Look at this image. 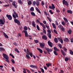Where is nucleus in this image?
I'll use <instances>...</instances> for the list:
<instances>
[{
	"label": "nucleus",
	"mask_w": 73,
	"mask_h": 73,
	"mask_svg": "<svg viewBox=\"0 0 73 73\" xmlns=\"http://www.w3.org/2000/svg\"><path fill=\"white\" fill-rule=\"evenodd\" d=\"M62 3L63 5H66L67 6V7H69V3H68V2L67 1H65V0H63Z\"/></svg>",
	"instance_id": "f257e3e1"
},
{
	"label": "nucleus",
	"mask_w": 73,
	"mask_h": 73,
	"mask_svg": "<svg viewBox=\"0 0 73 73\" xmlns=\"http://www.w3.org/2000/svg\"><path fill=\"white\" fill-rule=\"evenodd\" d=\"M47 31L48 32L47 34L48 37H49V38H51V37L52 36V35L50 34V33H51V31H50L49 30H48Z\"/></svg>",
	"instance_id": "f03ea898"
},
{
	"label": "nucleus",
	"mask_w": 73,
	"mask_h": 73,
	"mask_svg": "<svg viewBox=\"0 0 73 73\" xmlns=\"http://www.w3.org/2000/svg\"><path fill=\"white\" fill-rule=\"evenodd\" d=\"M23 32L25 33V37H28L31 36L30 35H28V32L27 31L23 30Z\"/></svg>",
	"instance_id": "7ed1b4c3"
},
{
	"label": "nucleus",
	"mask_w": 73,
	"mask_h": 73,
	"mask_svg": "<svg viewBox=\"0 0 73 73\" xmlns=\"http://www.w3.org/2000/svg\"><path fill=\"white\" fill-rule=\"evenodd\" d=\"M14 22H15V23L17 24L18 25H20L21 24L20 23V21L19 20H18V19H14Z\"/></svg>",
	"instance_id": "20e7f679"
},
{
	"label": "nucleus",
	"mask_w": 73,
	"mask_h": 73,
	"mask_svg": "<svg viewBox=\"0 0 73 73\" xmlns=\"http://www.w3.org/2000/svg\"><path fill=\"white\" fill-rule=\"evenodd\" d=\"M3 55L5 59H6V60H9V57L6 54L3 53Z\"/></svg>",
	"instance_id": "39448f33"
},
{
	"label": "nucleus",
	"mask_w": 73,
	"mask_h": 73,
	"mask_svg": "<svg viewBox=\"0 0 73 73\" xmlns=\"http://www.w3.org/2000/svg\"><path fill=\"white\" fill-rule=\"evenodd\" d=\"M45 49L47 51L48 54H50V52H52V51H53V50L52 49H50L49 48H46Z\"/></svg>",
	"instance_id": "423d86ee"
},
{
	"label": "nucleus",
	"mask_w": 73,
	"mask_h": 73,
	"mask_svg": "<svg viewBox=\"0 0 73 73\" xmlns=\"http://www.w3.org/2000/svg\"><path fill=\"white\" fill-rule=\"evenodd\" d=\"M6 17H7L8 19L9 20H11L12 19V16L10 15H8V14H7L6 15Z\"/></svg>",
	"instance_id": "0eeeda50"
},
{
	"label": "nucleus",
	"mask_w": 73,
	"mask_h": 73,
	"mask_svg": "<svg viewBox=\"0 0 73 73\" xmlns=\"http://www.w3.org/2000/svg\"><path fill=\"white\" fill-rule=\"evenodd\" d=\"M0 22L2 25H4V23L5 22L4 18V19L3 20L1 19L0 20Z\"/></svg>",
	"instance_id": "6e6552de"
},
{
	"label": "nucleus",
	"mask_w": 73,
	"mask_h": 73,
	"mask_svg": "<svg viewBox=\"0 0 73 73\" xmlns=\"http://www.w3.org/2000/svg\"><path fill=\"white\" fill-rule=\"evenodd\" d=\"M42 39L44 40H47L48 39V38L47 37V36L46 35H44L42 36Z\"/></svg>",
	"instance_id": "1a4fd4ad"
},
{
	"label": "nucleus",
	"mask_w": 73,
	"mask_h": 73,
	"mask_svg": "<svg viewBox=\"0 0 73 73\" xmlns=\"http://www.w3.org/2000/svg\"><path fill=\"white\" fill-rule=\"evenodd\" d=\"M48 45H49L50 47H52V46H52V43L50 41V40H49L48 42Z\"/></svg>",
	"instance_id": "9d476101"
},
{
	"label": "nucleus",
	"mask_w": 73,
	"mask_h": 73,
	"mask_svg": "<svg viewBox=\"0 0 73 73\" xmlns=\"http://www.w3.org/2000/svg\"><path fill=\"white\" fill-rule=\"evenodd\" d=\"M57 38L58 39L59 41H60L61 44H63V40H62V39L60 38L59 37H57Z\"/></svg>",
	"instance_id": "9b49d317"
},
{
	"label": "nucleus",
	"mask_w": 73,
	"mask_h": 73,
	"mask_svg": "<svg viewBox=\"0 0 73 73\" xmlns=\"http://www.w3.org/2000/svg\"><path fill=\"white\" fill-rule=\"evenodd\" d=\"M46 66H47V68H49V66H52V64L49 62L48 63H46Z\"/></svg>",
	"instance_id": "f8f14e48"
},
{
	"label": "nucleus",
	"mask_w": 73,
	"mask_h": 73,
	"mask_svg": "<svg viewBox=\"0 0 73 73\" xmlns=\"http://www.w3.org/2000/svg\"><path fill=\"white\" fill-rule=\"evenodd\" d=\"M39 24H40V25L42 26L44 29H46V27H45V25H44V24L40 22H39Z\"/></svg>",
	"instance_id": "ddd939ff"
},
{
	"label": "nucleus",
	"mask_w": 73,
	"mask_h": 73,
	"mask_svg": "<svg viewBox=\"0 0 73 73\" xmlns=\"http://www.w3.org/2000/svg\"><path fill=\"white\" fill-rule=\"evenodd\" d=\"M63 40L64 41L67 42H68L69 41V40L68 38H66Z\"/></svg>",
	"instance_id": "4468645a"
},
{
	"label": "nucleus",
	"mask_w": 73,
	"mask_h": 73,
	"mask_svg": "<svg viewBox=\"0 0 73 73\" xmlns=\"http://www.w3.org/2000/svg\"><path fill=\"white\" fill-rule=\"evenodd\" d=\"M60 51L62 53V54L63 56H65L66 55V54L64 52V50H61Z\"/></svg>",
	"instance_id": "2eb2a0df"
},
{
	"label": "nucleus",
	"mask_w": 73,
	"mask_h": 73,
	"mask_svg": "<svg viewBox=\"0 0 73 73\" xmlns=\"http://www.w3.org/2000/svg\"><path fill=\"white\" fill-rule=\"evenodd\" d=\"M67 12L68 13H70V14H72V13H73V11L70 10H67Z\"/></svg>",
	"instance_id": "dca6fc26"
},
{
	"label": "nucleus",
	"mask_w": 73,
	"mask_h": 73,
	"mask_svg": "<svg viewBox=\"0 0 73 73\" xmlns=\"http://www.w3.org/2000/svg\"><path fill=\"white\" fill-rule=\"evenodd\" d=\"M40 46L42 48H44V46H45V44H44V43L43 44L41 43L40 44Z\"/></svg>",
	"instance_id": "f3484780"
},
{
	"label": "nucleus",
	"mask_w": 73,
	"mask_h": 73,
	"mask_svg": "<svg viewBox=\"0 0 73 73\" xmlns=\"http://www.w3.org/2000/svg\"><path fill=\"white\" fill-rule=\"evenodd\" d=\"M30 67L33 68H36V69H37V67L36 66H34L32 65H30Z\"/></svg>",
	"instance_id": "a211bd4d"
},
{
	"label": "nucleus",
	"mask_w": 73,
	"mask_h": 73,
	"mask_svg": "<svg viewBox=\"0 0 73 73\" xmlns=\"http://www.w3.org/2000/svg\"><path fill=\"white\" fill-rule=\"evenodd\" d=\"M54 41L55 43H57L58 42V39H57V38H55L54 39Z\"/></svg>",
	"instance_id": "6ab92c4d"
},
{
	"label": "nucleus",
	"mask_w": 73,
	"mask_h": 73,
	"mask_svg": "<svg viewBox=\"0 0 73 73\" xmlns=\"http://www.w3.org/2000/svg\"><path fill=\"white\" fill-rule=\"evenodd\" d=\"M3 35L6 38H8V36L7 34H5V33L4 32H3Z\"/></svg>",
	"instance_id": "aec40b11"
},
{
	"label": "nucleus",
	"mask_w": 73,
	"mask_h": 73,
	"mask_svg": "<svg viewBox=\"0 0 73 73\" xmlns=\"http://www.w3.org/2000/svg\"><path fill=\"white\" fill-rule=\"evenodd\" d=\"M37 50H38L39 51L40 53H42V52H43L42 50H41V49L39 48H37Z\"/></svg>",
	"instance_id": "412c9836"
},
{
	"label": "nucleus",
	"mask_w": 73,
	"mask_h": 73,
	"mask_svg": "<svg viewBox=\"0 0 73 73\" xmlns=\"http://www.w3.org/2000/svg\"><path fill=\"white\" fill-rule=\"evenodd\" d=\"M26 57L27 58V59H31V57H30V56H29V55H28L27 54H26Z\"/></svg>",
	"instance_id": "4be33fe9"
},
{
	"label": "nucleus",
	"mask_w": 73,
	"mask_h": 73,
	"mask_svg": "<svg viewBox=\"0 0 73 73\" xmlns=\"http://www.w3.org/2000/svg\"><path fill=\"white\" fill-rule=\"evenodd\" d=\"M67 32L68 34H69V35H71L72 34V30L71 29H70L69 30L67 31Z\"/></svg>",
	"instance_id": "5701e85b"
},
{
	"label": "nucleus",
	"mask_w": 73,
	"mask_h": 73,
	"mask_svg": "<svg viewBox=\"0 0 73 73\" xmlns=\"http://www.w3.org/2000/svg\"><path fill=\"white\" fill-rule=\"evenodd\" d=\"M31 15L32 16H33L35 17L36 16V14H35V13L34 12H31Z\"/></svg>",
	"instance_id": "b1692460"
},
{
	"label": "nucleus",
	"mask_w": 73,
	"mask_h": 73,
	"mask_svg": "<svg viewBox=\"0 0 73 73\" xmlns=\"http://www.w3.org/2000/svg\"><path fill=\"white\" fill-rule=\"evenodd\" d=\"M54 51H60V50L58 49H57L56 47H54Z\"/></svg>",
	"instance_id": "393cba45"
},
{
	"label": "nucleus",
	"mask_w": 73,
	"mask_h": 73,
	"mask_svg": "<svg viewBox=\"0 0 73 73\" xmlns=\"http://www.w3.org/2000/svg\"><path fill=\"white\" fill-rule=\"evenodd\" d=\"M23 29L25 31H26L28 30V27L26 26H25L23 28Z\"/></svg>",
	"instance_id": "a878e982"
},
{
	"label": "nucleus",
	"mask_w": 73,
	"mask_h": 73,
	"mask_svg": "<svg viewBox=\"0 0 73 73\" xmlns=\"http://www.w3.org/2000/svg\"><path fill=\"white\" fill-rule=\"evenodd\" d=\"M63 20H64V21H65V23H66V22H68V19H67L65 18V17L63 18Z\"/></svg>",
	"instance_id": "bb28decb"
},
{
	"label": "nucleus",
	"mask_w": 73,
	"mask_h": 73,
	"mask_svg": "<svg viewBox=\"0 0 73 73\" xmlns=\"http://www.w3.org/2000/svg\"><path fill=\"white\" fill-rule=\"evenodd\" d=\"M52 25L53 28H54V29H56V26L55 24H54V23H52Z\"/></svg>",
	"instance_id": "cd10ccee"
},
{
	"label": "nucleus",
	"mask_w": 73,
	"mask_h": 73,
	"mask_svg": "<svg viewBox=\"0 0 73 73\" xmlns=\"http://www.w3.org/2000/svg\"><path fill=\"white\" fill-rule=\"evenodd\" d=\"M28 4L29 5H30L32 4V1H29L27 2Z\"/></svg>",
	"instance_id": "c85d7f7f"
},
{
	"label": "nucleus",
	"mask_w": 73,
	"mask_h": 73,
	"mask_svg": "<svg viewBox=\"0 0 73 73\" xmlns=\"http://www.w3.org/2000/svg\"><path fill=\"white\" fill-rule=\"evenodd\" d=\"M30 11H31V12H33V11H34V8L33 7H32L30 9Z\"/></svg>",
	"instance_id": "c756f323"
},
{
	"label": "nucleus",
	"mask_w": 73,
	"mask_h": 73,
	"mask_svg": "<svg viewBox=\"0 0 73 73\" xmlns=\"http://www.w3.org/2000/svg\"><path fill=\"white\" fill-rule=\"evenodd\" d=\"M54 53L56 56H57L58 55V52H56V51H54Z\"/></svg>",
	"instance_id": "7c9ffc66"
},
{
	"label": "nucleus",
	"mask_w": 73,
	"mask_h": 73,
	"mask_svg": "<svg viewBox=\"0 0 73 73\" xmlns=\"http://www.w3.org/2000/svg\"><path fill=\"white\" fill-rule=\"evenodd\" d=\"M70 53L71 55H73V52L72 50H70Z\"/></svg>",
	"instance_id": "2f4dec72"
},
{
	"label": "nucleus",
	"mask_w": 73,
	"mask_h": 73,
	"mask_svg": "<svg viewBox=\"0 0 73 73\" xmlns=\"http://www.w3.org/2000/svg\"><path fill=\"white\" fill-rule=\"evenodd\" d=\"M18 1L21 4H23V2L21 1V0H18Z\"/></svg>",
	"instance_id": "473e14b6"
},
{
	"label": "nucleus",
	"mask_w": 73,
	"mask_h": 73,
	"mask_svg": "<svg viewBox=\"0 0 73 73\" xmlns=\"http://www.w3.org/2000/svg\"><path fill=\"white\" fill-rule=\"evenodd\" d=\"M36 4L37 6H38L39 5V4H40V2L37 1L36 3Z\"/></svg>",
	"instance_id": "72a5a7b5"
},
{
	"label": "nucleus",
	"mask_w": 73,
	"mask_h": 73,
	"mask_svg": "<svg viewBox=\"0 0 73 73\" xmlns=\"http://www.w3.org/2000/svg\"><path fill=\"white\" fill-rule=\"evenodd\" d=\"M58 28H59V29H61V28L62 27H63V26L62 25H61L58 26Z\"/></svg>",
	"instance_id": "f704fd0d"
},
{
	"label": "nucleus",
	"mask_w": 73,
	"mask_h": 73,
	"mask_svg": "<svg viewBox=\"0 0 73 73\" xmlns=\"http://www.w3.org/2000/svg\"><path fill=\"white\" fill-rule=\"evenodd\" d=\"M15 52H17V53H20L19 52V51L18 49H17V48H15Z\"/></svg>",
	"instance_id": "c9c22d12"
},
{
	"label": "nucleus",
	"mask_w": 73,
	"mask_h": 73,
	"mask_svg": "<svg viewBox=\"0 0 73 73\" xmlns=\"http://www.w3.org/2000/svg\"><path fill=\"white\" fill-rule=\"evenodd\" d=\"M63 50H64L65 52H67V49H66V48H65V47H63Z\"/></svg>",
	"instance_id": "e433bc0d"
},
{
	"label": "nucleus",
	"mask_w": 73,
	"mask_h": 73,
	"mask_svg": "<svg viewBox=\"0 0 73 73\" xmlns=\"http://www.w3.org/2000/svg\"><path fill=\"white\" fill-rule=\"evenodd\" d=\"M52 9H53V10H54V9H55V6L53 4H52Z\"/></svg>",
	"instance_id": "4c0bfd02"
},
{
	"label": "nucleus",
	"mask_w": 73,
	"mask_h": 73,
	"mask_svg": "<svg viewBox=\"0 0 73 73\" xmlns=\"http://www.w3.org/2000/svg\"><path fill=\"white\" fill-rule=\"evenodd\" d=\"M47 18L50 22H52V19L49 18L48 17H47Z\"/></svg>",
	"instance_id": "58836bf2"
},
{
	"label": "nucleus",
	"mask_w": 73,
	"mask_h": 73,
	"mask_svg": "<svg viewBox=\"0 0 73 73\" xmlns=\"http://www.w3.org/2000/svg\"><path fill=\"white\" fill-rule=\"evenodd\" d=\"M13 45H14L15 46H18V45H17V44L16 43V42H14L13 43Z\"/></svg>",
	"instance_id": "ea45409f"
},
{
	"label": "nucleus",
	"mask_w": 73,
	"mask_h": 73,
	"mask_svg": "<svg viewBox=\"0 0 73 73\" xmlns=\"http://www.w3.org/2000/svg\"><path fill=\"white\" fill-rule=\"evenodd\" d=\"M0 50L1 52V50H3V51H4V50H5V49L1 47L0 48Z\"/></svg>",
	"instance_id": "a19ab883"
},
{
	"label": "nucleus",
	"mask_w": 73,
	"mask_h": 73,
	"mask_svg": "<svg viewBox=\"0 0 73 73\" xmlns=\"http://www.w3.org/2000/svg\"><path fill=\"white\" fill-rule=\"evenodd\" d=\"M43 31L45 35H46V31H45V29H43Z\"/></svg>",
	"instance_id": "79ce46f5"
},
{
	"label": "nucleus",
	"mask_w": 73,
	"mask_h": 73,
	"mask_svg": "<svg viewBox=\"0 0 73 73\" xmlns=\"http://www.w3.org/2000/svg\"><path fill=\"white\" fill-rule=\"evenodd\" d=\"M29 55H30L31 57H33V54H32V53L31 52H29Z\"/></svg>",
	"instance_id": "37998d69"
},
{
	"label": "nucleus",
	"mask_w": 73,
	"mask_h": 73,
	"mask_svg": "<svg viewBox=\"0 0 73 73\" xmlns=\"http://www.w3.org/2000/svg\"><path fill=\"white\" fill-rule=\"evenodd\" d=\"M62 25H63V26H65V25H66V24H65V23L64 22V21H62Z\"/></svg>",
	"instance_id": "c03bdc74"
},
{
	"label": "nucleus",
	"mask_w": 73,
	"mask_h": 73,
	"mask_svg": "<svg viewBox=\"0 0 73 73\" xmlns=\"http://www.w3.org/2000/svg\"><path fill=\"white\" fill-rule=\"evenodd\" d=\"M69 60V58L68 57H66L65 59V61H68Z\"/></svg>",
	"instance_id": "a18cd8bd"
},
{
	"label": "nucleus",
	"mask_w": 73,
	"mask_h": 73,
	"mask_svg": "<svg viewBox=\"0 0 73 73\" xmlns=\"http://www.w3.org/2000/svg\"><path fill=\"white\" fill-rule=\"evenodd\" d=\"M61 29L63 32H64V30H65V29L64 28V27H62L61 28Z\"/></svg>",
	"instance_id": "49530a36"
},
{
	"label": "nucleus",
	"mask_w": 73,
	"mask_h": 73,
	"mask_svg": "<svg viewBox=\"0 0 73 73\" xmlns=\"http://www.w3.org/2000/svg\"><path fill=\"white\" fill-rule=\"evenodd\" d=\"M11 62L13 63V64H15V60L13 59H11Z\"/></svg>",
	"instance_id": "de8ad7c7"
},
{
	"label": "nucleus",
	"mask_w": 73,
	"mask_h": 73,
	"mask_svg": "<svg viewBox=\"0 0 73 73\" xmlns=\"http://www.w3.org/2000/svg\"><path fill=\"white\" fill-rule=\"evenodd\" d=\"M54 33H56L57 35L58 34V33H57V31L55 29L54 30Z\"/></svg>",
	"instance_id": "09e8293b"
},
{
	"label": "nucleus",
	"mask_w": 73,
	"mask_h": 73,
	"mask_svg": "<svg viewBox=\"0 0 73 73\" xmlns=\"http://www.w3.org/2000/svg\"><path fill=\"white\" fill-rule=\"evenodd\" d=\"M40 69H41V71L42 72V73H44V69H43V68H40Z\"/></svg>",
	"instance_id": "8fccbe9b"
},
{
	"label": "nucleus",
	"mask_w": 73,
	"mask_h": 73,
	"mask_svg": "<svg viewBox=\"0 0 73 73\" xmlns=\"http://www.w3.org/2000/svg\"><path fill=\"white\" fill-rule=\"evenodd\" d=\"M9 55L11 56V57H12V58H15V57L14 56H13V55H12V54H9Z\"/></svg>",
	"instance_id": "3c124183"
},
{
	"label": "nucleus",
	"mask_w": 73,
	"mask_h": 73,
	"mask_svg": "<svg viewBox=\"0 0 73 73\" xmlns=\"http://www.w3.org/2000/svg\"><path fill=\"white\" fill-rule=\"evenodd\" d=\"M13 18H14V19H16V17L15 15L13 14Z\"/></svg>",
	"instance_id": "603ef678"
},
{
	"label": "nucleus",
	"mask_w": 73,
	"mask_h": 73,
	"mask_svg": "<svg viewBox=\"0 0 73 73\" xmlns=\"http://www.w3.org/2000/svg\"><path fill=\"white\" fill-rule=\"evenodd\" d=\"M33 5H36V2L35 1H33Z\"/></svg>",
	"instance_id": "864d4df0"
},
{
	"label": "nucleus",
	"mask_w": 73,
	"mask_h": 73,
	"mask_svg": "<svg viewBox=\"0 0 73 73\" xmlns=\"http://www.w3.org/2000/svg\"><path fill=\"white\" fill-rule=\"evenodd\" d=\"M36 28L38 30V31H40V28H39V27L38 26V25H36Z\"/></svg>",
	"instance_id": "5fc2aeb1"
},
{
	"label": "nucleus",
	"mask_w": 73,
	"mask_h": 73,
	"mask_svg": "<svg viewBox=\"0 0 73 73\" xmlns=\"http://www.w3.org/2000/svg\"><path fill=\"white\" fill-rule=\"evenodd\" d=\"M23 73H27L26 72V70L25 68L23 69Z\"/></svg>",
	"instance_id": "6e6d98bb"
},
{
	"label": "nucleus",
	"mask_w": 73,
	"mask_h": 73,
	"mask_svg": "<svg viewBox=\"0 0 73 73\" xmlns=\"http://www.w3.org/2000/svg\"><path fill=\"white\" fill-rule=\"evenodd\" d=\"M21 34H20V33L18 34V35H17V36L18 37H21Z\"/></svg>",
	"instance_id": "4d7b16f0"
},
{
	"label": "nucleus",
	"mask_w": 73,
	"mask_h": 73,
	"mask_svg": "<svg viewBox=\"0 0 73 73\" xmlns=\"http://www.w3.org/2000/svg\"><path fill=\"white\" fill-rule=\"evenodd\" d=\"M14 14L15 15V17H19V16H18V15H17V13H14Z\"/></svg>",
	"instance_id": "13d9d810"
},
{
	"label": "nucleus",
	"mask_w": 73,
	"mask_h": 73,
	"mask_svg": "<svg viewBox=\"0 0 73 73\" xmlns=\"http://www.w3.org/2000/svg\"><path fill=\"white\" fill-rule=\"evenodd\" d=\"M9 4L6 5H4L5 7H9Z\"/></svg>",
	"instance_id": "bf43d9fd"
},
{
	"label": "nucleus",
	"mask_w": 73,
	"mask_h": 73,
	"mask_svg": "<svg viewBox=\"0 0 73 73\" xmlns=\"http://www.w3.org/2000/svg\"><path fill=\"white\" fill-rule=\"evenodd\" d=\"M60 48H62V45L61 44H58Z\"/></svg>",
	"instance_id": "052dcab7"
},
{
	"label": "nucleus",
	"mask_w": 73,
	"mask_h": 73,
	"mask_svg": "<svg viewBox=\"0 0 73 73\" xmlns=\"http://www.w3.org/2000/svg\"><path fill=\"white\" fill-rule=\"evenodd\" d=\"M35 43L36 44H37V43H38V40H35Z\"/></svg>",
	"instance_id": "680f3d73"
},
{
	"label": "nucleus",
	"mask_w": 73,
	"mask_h": 73,
	"mask_svg": "<svg viewBox=\"0 0 73 73\" xmlns=\"http://www.w3.org/2000/svg\"><path fill=\"white\" fill-rule=\"evenodd\" d=\"M55 23L56 25H58V22H57V21H56Z\"/></svg>",
	"instance_id": "e2e57ef3"
},
{
	"label": "nucleus",
	"mask_w": 73,
	"mask_h": 73,
	"mask_svg": "<svg viewBox=\"0 0 73 73\" xmlns=\"http://www.w3.org/2000/svg\"><path fill=\"white\" fill-rule=\"evenodd\" d=\"M45 26L47 29H49V26L47 25H46Z\"/></svg>",
	"instance_id": "0e129e2a"
},
{
	"label": "nucleus",
	"mask_w": 73,
	"mask_h": 73,
	"mask_svg": "<svg viewBox=\"0 0 73 73\" xmlns=\"http://www.w3.org/2000/svg\"><path fill=\"white\" fill-rule=\"evenodd\" d=\"M41 4H42V6H43V5H44V2L43 1H42V2Z\"/></svg>",
	"instance_id": "69168bd1"
},
{
	"label": "nucleus",
	"mask_w": 73,
	"mask_h": 73,
	"mask_svg": "<svg viewBox=\"0 0 73 73\" xmlns=\"http://www.w3.org/2000/svg\"><path fill=\"white\" fill-rule=\"evenodd\" d=\"M44 13L45 14V15H46V16H48V13H46V12L44 11Z\"/></svg>",
	"instance_id": "338daca9"
},
{
	"label": "nucleus",
	"mask_w": 73,
	"mask_h": 73,
	"mask_svg": "<svg viewBox=\"0 0 73 73\" xmlns=\"http://www.w3.org/2000/svg\"><path fill=\"white\" fill-rule=\"evenodd\" d=\"M70 40L71 42H73V38H71Z\"/></svg>",
	"instance_id": "774afa93"
}]
</instances>
